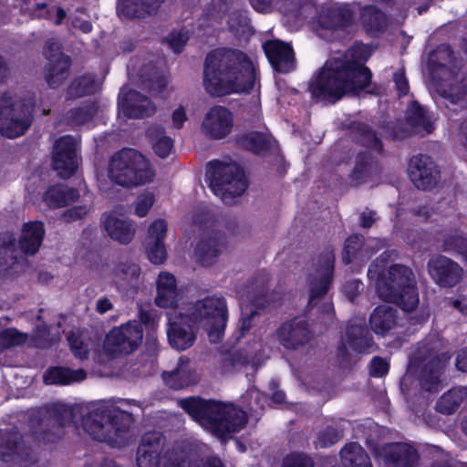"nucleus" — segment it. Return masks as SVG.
I'll return each instance as SVG.
<instances>
[{
	"label": "nucleus",
	"instance_id": "1",
	"mask_svg": "<svg viewBox=\"0 0 467 467\" xmlns=\"http://www.w3.org/2000/svg\"><path fill=\"white\" fill-rule=\"evenodd\" d=\"M368 57L366 48L357 47L350 49L349 58L327 60L315 80L309 82L312 99L334 104L346 94H358L367 88L372 79V72L365 65Z\"/></svg>",
	"mask_w": 467,
	"mask_h": 467
},
{
	"label": "nucleus",
	"instance_id": "2",
	"mask_svg": "<svg viewBox=\"0 0 467 467\" xmlns=\"http://www.w3.org/2000/svg\"><path fill=\"white\" fill-rule=\"evenodd\" d=\"M256 72L251 58L242 50L219 47L210 51L203 65V83L212 96L250 93Z\"/></svg>",
	"mask_w": 467,
	"mask_h": 467
},
{
	"label": "nucleus",
	"instance_id": "3",
	"mask_svg": "<svg viewBox=\"0 0 467 467\" xmlns=\"http://www.w3.org/2000/svg\"><path fill=\"white\" fill-rule=\"evenodd\" d=\"M185 317L190 323L180 321L170 323L167 337L171 348L177 350L190 348L196 340L193 327L205 329L210 337H221L228 321L227 303L223 296H208L188 306Z\"/></svg>",
	"mask_w": 467,
	"mask_h": 467
},
{
	"label": "nucleus",
	"instance_id": "4",
	"mask_svg": "<svg viewBox=\"0 0 467 467\" xmlns=\"http://www.w3.org/2000/svg\"><path fill=\"white\" fill-rule=\"evenodd\" d=\"M179 406L192 420L222 440L240 431L248 421L247 413L243 409L213 399L192 396L181 399Z\"/></svg>",
	"mask_w": 467,
	"mask_h": 467
},
{
	"label": "nucleus",
	"instance_id": "5",
	"mask_svg": "<svg viewBox=\"0 0 467 467\" xmlns=\"http://www.w3.org/2000/svg\"><path fill=\"white\" fill-rule=\"evenodd\" d=\"M377 264H371L368 275L377 274L376 290L379 298L393 303L405 312L413 311L420 303L415 275L405 265L393 264L388 270L375 271Z\"/></svg>",
	"mask_w": 467,
	"mask_h": 467
},
{
	"label": "nucleus",
	"instance_id": "6",
	"mask_svg": "<svg viewBox=\"0 0 467 467\" xmlns=\"http://www.w3.org/2000/svg\"><path fill=\"white\" fill-rule=\"evenodd\" d=\"M133 415L118 407L99 406L83 418L84 430L93 440L111 447L129 443Z\"/></svg>",
	"mask_w": 467,
	"mask_h": 467
},
{
	"label": "nucleus",
	"instance_id": "7",
	"mask_svg": "<svg viewBox=\"0 0 467 467\" xmlns=\"http://www.w3.org/2000/svg\"><path fill=\"white\" fill-rule=\"evenodd\" d=\"M45 233V225L41 221L25 223L18 242L13 233H0V280L10 276L17 263V244L25 254L34 255L39 251Z\"/></svg>",
	"mask_w": 467,
	"mask_h": 467
},
{
	"label": "nucleus",
	"instance_id": "8",
	"mask_svg": "<svg viewBox=\"0 0 467 467\" xmlns=\"http://www.w3.org/2000/svg\"><path fill=\"white\" fill-rule=\"evenodd\" d=\"M155 173L150 161L139 150L123 148L114 153L109 166V178L114 183L133 188L152 181Z\"/></svg>",
	"mask_w": 467,
	"mask_h": 467
},
{
	"label": "nucleus",
	"instance_id": "9",
	"mask_svg": "<svg viewBox=\"0 0 467 467\" xmlns=\"http://www.w3.org/2000/svg\"><path fill=\"white\" fill-rule=\"evenodd\" d=\"M206 178L213 192L220 196L225 203L234 197L241 196L248 187L244 171L236 162H224L219 160L209 161Z\"/></svg>",
	"mask_w": 467,
	"mask_h": 467
},
{
	"label": "nucleus",
	"instance_id": "10",
	"mask_svg": "<svg viewBox=\"0 0 467 467\" xmlns=\"http://www.w3.org/2000/svg\"><path fill=\"white\" fill-rule=\"evenodd\" d=\"M143 339V327L137 321H129L113 327L104 341L105 352L117 357L130 355L139 348Z\"/></svg>",
	"mask_w": 467,
	"mask_h": 467
},
{
	"label": "nucleus",
	"instance_id": "11",
	"mask_svg": "<svg viewBox=\"0 0 467 467\" xmlns=\"http://www.w3.org/2000/svg\"><path fill=\"white\" fill-rule=\"evenodd\" d=\"M34 106L25 101L0 104V134L8 139L24 135L32 125Z\"/></svg>",
	"mask_w": 467,
	"mask_h": 467
},
{
	"label": "nucleus",
	"instance_id": "12",
	"mask_svg": "<svg viewBox=\"0 0 467 467\" xmlns=\"http://www.w3.org/2000/svg\"><path fill=\"white\" fill-rule=\"evenodd\" d=\"M43 54L47 60L44 68L45 80L50 88H57L68 78L72 59L62 52L61 44L55 38L46 41Z\"/></svg>",
	"mask_w": 467,
	"mask_h": 467
},
{
	"label": "nucleus",
	"instance_id": "13",
	"mask_svg": "<svg viewBox=\"0 0 467 467\" xmlns=\"http://www.w3.org/2000/svg\"><path fill=\"white\" fill-rule=\"evenodd\" d=\"M408 174L415 187L422 191L436 187L441 178V171L432 157L421 153L410 159Z\"/></svg>",
	"mask_w": 467,
	"mask_h": 467
},
{
	"label": "nucleus",
	"instance_id": "14",
	"mask_svg": "<svg viewBox=\"0 0 467 467\" xmlns=\"http://www.w3.org/2000/svg\"><path fill=\"white\" fill-rule=\"evenodd\" d=\"M318 277H314L309 284L308 306L313 307L317 299L322 298L329 290L334 277L335 254L331 247H327L318 255Z\"/></svg>",
	"mask_w": 467,
	"mask_h": 467
},
{
	"label": "nucleus",
	"instance_id": "15",
	"mask_svg": "<svg viewBox=\"0 0 467 467\" xmlns=\"http://www.w3.org/2000/svg\"><path fill=\"white\" fill-rule=\"evenodd\" d=\"M66 410L57 404L46 409V414L40 420V428L33 431L34 437L45 444L56 443L65 434Z\"/></svg>",
	"mask_w": 467,
	"mask_h": 467
},
{
	"label": "nucleus",
	"instance_id": "16",
	"mask_svg": "<svg viewBox=\"0 0 467 467\" xmlns=\"http://www.w3.org/2000/svg\"><path fill=\"white\" fill-rule=\"evenodd\" d=\"M451 355L446 351L430 357L422 364L418 375L420 388L431 393H437L442 388L441 377L451 360Z\"/></svg>",
	"mask_w": 467,
	"mask_h": 467
},
{
	"label": "nucleus",
	"instance_id": "17",
	"mask_svg": "<svg viewBox=\"0 0 467 467\" xmlns=\"http://www.w3.org/2000/svg\"><path fill=\"white\" fill-rule=\"evenodd\" d=\"M430 276L440 287L451 288L463 276L462 267L452 259L438 254L431 257L427 264Z\"/></svg>",
	"mask_w": 467,
	"mask_h": 467
},
{
	"label": "nucleus",
	"instance_id": "18",
	"mask_svg": "<svg viewBox=\"0 0 467 467\" xmlns=\"http://www.w3.org/2000/svg\"><path fill=\"white\" fill-rule=\"evenodd\" d=\"M386 467H416L420 454L415 447L407 442H390L376 451Z\"/></svg>",
	"mask_w": 467,
	"mask_h": 467
},
{
	"label": "nucleus",
	"instance_id": "19",
	"mask_svg": "<svg viewBox=\"0 0 467 467\" xmlns=\"http://www.w3.org/2000/svg\"><path fill=\"white\" fill-rule=\"evenodd\" d=\"M53 167L62 178H69L78 169L76 140L65 135L56 140L53 153Z\"/></svg>",
	"mask_w": 467,
	"mask_h": 467
},
{
	"label": "nucleus",
	"instance_id": "20",
	"mask_svg": "<svg viewBox=\"0 0 467 467\" xmlns=\"http://www.w3.org/2000/svg\"><path fill=\"white\" fill-rule=\"evenodd\" d=\"M234 127L233 113L224 106H213L202 123L203 133L211 140L224 139Z\"/></svg>",
	"mask_w": 467,
	"mask_h": 467
},
{
	"label": "nucleus",
	"instance_id": "21",
	"mask_svg": "<svg viewBox=\"0 0 467 467\" xmlns=\"http://www.w3.org/2000/svg\"><path fill=\"white\" fill-rule=\"evenodd\" d=\"M165 437L160 431H148L141 437L137 449L138 467H160Z\"/></svg>",
	"mask_w": 467,
	"mask_h": 467
},
{
	"label": "nucleus",
	"instance_id": "22",
	"mask_svg": "<svg viewBox=\"0 0 467 467\" xmlns=\"http://www.w3.org/2000/svg\"><path fill=\"white\" fill-rule=\"evenodd\" d=\"M263 48L275 72L286 74L295 69V52L290 44L280 39H273L265 41Z\"/></svg>",
	"mask_w": 467,
	"mask_h": 467
},
{
	"label": "nucleus",
	"instance_id": "23",
	"mask_svg": "<svg viewBox=\"0 0 467 467\" xmlns=\"http://www.w3.org/2000/svg\"><path fill=\"white\" fill-rule=\"evenodd\" d=\"M281 345L290 350H296L306 345L312 338L306 320L296 318L284 322L277 330Z\"/></svg>",
	"mask_w": 467,
	"mask_h": 467
},
{
	"label": "nucleus",
	"instance_id": "24",
	"mask_svg": "<svg viewBox=\"0 0 467 467\" xmlns=\"http://www.w3.org/2000/svg\"><path fill=\"white\" fill-rule=\"evenodd\" d=\"M167 234V223L163 219L153 221L146 237V252L148 259L154 265H161L167 258L164 239Z\"/></svg>",
	"mask_w": 467,
	"mask_h": 467
},
{
	"label": "nucleus",
	"instance_id": "25",
	"mask_svg": "<svg viewBox=\"0 0 467 467\" xmlns=\"http://www.w3.org/2000/svg\"><path fill=\"white\" fill-rule=\"evenodd\" d=\"M354 19V11L345 4L323 9L318 16L317 22L323 29L345 31L353 25Z\"/></svg>",
	"mask_w": 467,
	"mask_h": 467
},
{
	"label": "nucleus",
	"instance_id": "26",
	"mask_svg": "<svg viewBox=\"0 0 467 467\" xmlns=\"http://www.w3.org/2000/svg\"><path fill=\"white\" fill-rule=\"evenodd\" d=\"M224 239L220 231H213L207 237H202L194 249L197 262L205 267L213 265L222 253Z\"/></svg>",
	"mask_w": 467,
	"mask_h": 467
},
{
	"label": "nucleus",
	"instance_id": "27",
	"mask_svg": "<svg viewBox=\"0 0 467 467\" xmlns=\"http://www.w3.org/2000/svg\"><path fill=\"white\" fill-rule=\"evenodd\" d=\"M122 113L128 119H142L152 115L156 108L146 95L135 89H130L121 99Z\"/></svg>",
	"mask_w": 467,
	"mask_h": 467
},
{
	"label": "nucleus",
	"instance_id": "28",
	"mask_svg": "<svg viewBox=\"0 0 467 467\" xmlns=\"http://www.w3.org/2000/svg\"><path fill=\"white\" fill-rule=\"evenodd\" d=\"M346 341L357 353H370L374 340L365 320H351L346 327Z\"/></svg>",
	"mask_w": 467,
	"mask_h": 467
},
{
	"label": "nucleus",
	"instance_id": "29",
	"mask_svg": "<svg viewBox=\"0 0 467 467\" xmlns=\"http://www.w3.org/2000/svg\"><path fill=\"white\" fill-rule=\"evenodd\" d=\"M275 142L273 138L255 130L238 134L234 138L237 148L261 157L270 155Z\"/></svg>",
	"mask_w": 467,
	"mask_h": 467
},
{
	"label": "nucleus",
	"instance_id": "30",
	"mask_svg": "<svg viewBox=\"0 0 467 467\" xmlns=\"http://www.w3.org/2000/svg\"><path fill=\"white\" fill-rule=\"evenodd\" d=\"M165 0H121L118 3L119 16L127 19H143L155 15Z\"/></svg>",
	"mask_w": 467,
	"mask_h": 467
},
{
	"label": "nucleus",
	"instance_id": "31",
	"mask_svg": "<svg viewBox=\"0 0 467 467\" xmlns=\"http://www.w3.org/2000/svg\"><path fill=\"white\" fill-rule=\"evenodd\" d=\"M398 319L399 316L396 308L380 305L371 313L369 325L375 334L386 337L393 334L398 327Z\"/></svg>",
	"mask_w": 467,
	"mask_h": 467
},
{
	"label": "nucleus",
	"instance_id": "32",
	"mask_svg": "<svg viewBox=\"0 0 467 467\" xmlns=\"http://www.w3.org/2000/svg\"><path fill=\"white\" fill-rule=\"evenodd\" d=\"M349 133L353 141L369 150L381 155L384 151V145L377 132L368 123L353 121L349 125Z\"/></svg>",
	"mask_w": 467,
	"mask_h": 467
},
{
	"label": "nucleus",
	"instance_id": "33",
	"mask_svg": "<svg viewBox=\"0 0 467 467\" xmlns=\"http://www.w3.org/2000/svg\"><path fill=\"white\" fill-rule=\"evenodd\" d=\"M155 304L161 308H176L179 292L175 276L168 272H161L157 283Z\"/></svg>",
	"mask_w": 467,
	"mask_h": 467
},
{
	"label": "nucleus",
	"instance_id": "34",
	"mask_svg": "<svg viewBox=\"0 0 467 467\" xmlns=\"http://www.w3.org/2000/svg\"><path fill=\"white\" fill-rule=\"evenodd\" d=\"M78 198V189L61 183L49 186L43 196L44 202L51 209L67 207Z\"/></svg>",
	"mask_w": 467,
	"mask_h": 467
},
{
	"label": "nucleus",
	"instance_id": "35",
	"mask_svg": "<svg viewBox=\"0 0 467 467\" xmlns=\"http://www.w3.org/2000/svg\"><path fill=\"white\" fill-rule=\"evenodd\" d=\"M379 161L368 150L359 151L349 178L356 186L365 183L377 171Z\"/></svg>",
	"mask_w": 467,
	"mask_h": 467
},
{
	"label": "nucleus",
	"instance_id": "36",
	"mask_svg": "<svg viewBox=\"0 0 467 467\" xmlns=\"http://www.w3.org/2000/svg\"><path fill=\"white\" fill-rule=\"evenodd\" d=\"M103 226L108 235L121 244H130L135 236L136 229L131 222L111 214L106 216Z\"/></svg>",
	"mask_w": 467,
	"mask_h": 467
},
{
	"label": "nucleus",
	"instance_id": "37",
	"mask_svg": "<svg viewBox=\"0 0 467 467\" xmlns=\"http://www.w3.org/2000/svg\"><path fill=\"white\" fill-rule=\"evenodd\" d=\"M165 384L173 389H182L196 383V374L189 368V360L181 358L177 367L171 371H163Z\"/></svg>",
	"mask_w": 467,
	"mask_h": 467
},
{
	"label": "nucleus",
	"instance_id": "38",
	"mask_svg": "<svg viewBox=\"0 0 467 467\" xmlns=\"http://www.w3.org/2000/svg\"><path fill=\"white\" fill-rule=\"evenodd\" d=\"M361 26L368 35L382 33L388 24L386 14L374 5H368L360 12Z\"/></svg>",
	"mask_w": 467,
	"mask_h": 467
},
{
	"label": "nucleus",
	"instance_id": "39",
	"mask_svg": "<svg viewBox=\"0 0 467 467\" xmlns=\"http://www.w3.org/2000/svg\"><path fill=\"white\" fill-rule=\"evenodd\" d=\"M87 372L83 368L71 369L65 367H51L44 374V381L47 385H68L86 379Z\"/></svg>",
	"mask_w": 467,
	"mask_h": 467
},
{
	"label": "nucleus",
	"instance_id": "40",
	"mask_svg": "<svg viewBox=\"0 0 467 467\" xmlns=\"http://www.w3.org/2000/svg\"><path fill=\"white\" fill-rule=\"evenodd\" d=\"M97 82L93 74H84L74 78L66 90V99L75 100L97 92Z\"/></svg>",
	"mask_w": 467,
	"mask_h": 467
},
{
	"label": "nucleus",
	"instance_id": "41",
	"mask_svg": "<svg viewBox=\"0 0 467 467\" xmlns=\"http://www.w3.org/2000/svg\"><path fill=\"white\" fill-rule=\"evenodd\" d=\"M344 467H373L365 449L358 442L347 443L340 451Z\"/></svg>",
	"mask_w": 467,
	"mask_h": 467
},
{
	"label": "nucleus",
	"instance_id": "42",
	"mask_svg": "<svg viewBox=\"0 0 467 467\" xmlns=\"http://www.w3.org/2000/svg\"><path fill=\"white\" fill-rule=\"evenodd\" d=\"M440 95L451 104L467 108V83L464 81H441L437 85Z\"/></svg>",
	"mask_w": 467,
	"mask_h": 467
},
{
	"label": "nucleus",
	"instance_id": "43",
	"mask_svg": "<svg viewBox=\"0 0 467 467\" xmlns=\"http://www.w3.org/2000/svg\"><path fill=\"white\" fill-rule=\"evenodd\" d=\"M405 118L407 123L413 129L431 133L434 130L432 122L427 116L425 109L416 100L407 108Z\"/></svg>",
	"mask_w": 467,
	"mask_h": 467
},
{
	"label": "nucleus",
	"instance_id": "44",
	"mask_svg": "<svg viewBox=\"0 0 467 467\" xmlns=\"http://www.w3.org/2000/svg\"><path fill=\"white\" fill-rule=\"evenodd\" d=\"M23 438L16 431H6L0 434V460L9 462L15 455L20 454Z\"/></svg>",
	"mask_w": 467,
	"mask_h": 467
},
{
	"label": "nucleus",
	"instance_id": "45",
	"mask_svg": "<svg viewBox=\"0 0 467 467\" xmlns=\"http://www.w3.org/2000/svg\"><path fill=\"white\" fill-rule=\"evenodd\" d=\"M98 110L97 101L85 102L79 107L70 109L67 113V119L71 125L82 126L90 122Z\"/></svg>",
	"mask_w": 467,
	"mask_h": 467
},
{
	"label": "nucleus",
	"instance_id": "46",
	"mask_svg": "<svg viewBox=\"0 0 467 467\" xmlns=\"http://www.w3.org/2000/svg\"><path fill=\"white\" fill-rule=\"evenodd\" d=\"M365 244L364 236L360 234H352L344 242L342 250V263L348 265L358 259Z\"/></svg>",
	"mask_w": 467,
	"mask_h": 467
},
{
	"label": "nucleus",
	"instance_id": "47",
	"mask_svg": "<svg viewBox=\"0 0 467 467\" xmlns=\"http://www.w3.org/2000/svg\"><path fill=\"white\" fill-rule=\"evenodd\" d=\"M441 249L446 253L459 254L467 262V237L458 231L444 235Z\"/></svg>",
	"mask_w": 467,
	"mask_h": 467
},
{
	"label": "nucleus",
	"instance_id": "48",
	"mask_svg": "<svg viewBox=\"0 0 467 467\" xmlns=\"http://www.w3.org/2000/svg\"><path fill=\"white\" fill-rule=\"evenodd\" d=\"M462 397L459 391L450 389L443 393L436 402V410L444 415L454 413L461 406Z\"/></svg>",
	"mask_w": 467,
	"mask_h": 467
},
{
	"label": "nucleus",
	"instance_id": "49",
	"mask_svg": "<svg viewBox=\"0 0 467 467\" xmlns=\"http://www.w3.org/2000/svg\"><path fill=\"white\" fill-rule=\"evenodd\" d=\"M250 23L251 21L248 17L247 11L244 9L233 11L227 21L229 30L234 35L245 34L250 27Z\"/></svg>",
	"mask_w": 467,
	"mask_h": 467
},
{
	"label": "nucleus",
	"instance_id": "50",
	"mask_svg": "<svg viewBox=\"0 0 467 467\" xmlns=\"http://www.w3.org/2000/svg\"><path fill=\"white\" fill-rule=\"evenodd\" d=\"M343 436V428L328 425L318 432L317 446L320 448H329L338 442Z\"/></svg>",
	"mask_w": 467,
	"mask_h": 467
},
{
	"label": "nucleus",
	"instance_id": "51",
	"mask_svg": "<svg viewBox=\"0 0 467 467\" xmlns=\"http://www.w3.org/2000/svg\"><path fill=\"white\" fill-rule=\"evenodd\" d=\"M139 318L140 321L137 322V324H140L141 327L144 326L147 330V343L157 346L158 339L154 335L158 327L156 315L151 311L140 308L139 311Z\"/></svg>",
	"mask_w": 467,
	"mask_h": 467
},
{
	"label": "nucleus",
	"instance_id": "52",
	"mask_svg": "<svg viewBox=\"0 0 467 467\" xmlns=\"http://www.w3.org/2000/svg\"><path fill=\"white\" fill-rule=\"evenodd\" d=\"M234 0H212L204 9V16L211 20L220 21L228 13Z\"/></svg>",
	"mask_w": 467,
	"mask_h": 467
},
{
	"label": "nucleus",
	"instance_id": "53",
	"mask_svg": "<svg viewBox=\"0 0 467 467\" xmlns=\"http://www.w3.org/2000/svg\"><path fill=\"white\" fill-rule=\"evenodd\" d=\"M26 337V334L19 332L15 327L5 328L0 331V344L5 348H10L24 344Z\"/></svg>",
	"mask_w": 467,
	"mask_h": 467
},
{
	"label": "nucleus",
	"instance_id": "54",
	"mask_svg": "<svg viewBox=\"0 0 467 467\" xmlns=\"http://www.w3.org/2000/svg\"><path fill=\"white\" fill-rule=\"evenodd\" d=\"M315 462L311 456L305 452L292 451L286 454L281 467H314Z\"/></svg>",
	"mask_w": 467,
	"mask_h": 467
},
{
	"label": "nucleus",
	"instance_id": "55",
	"mask_svg": "<svg viewBox=\"0 0 467 467\" xmlns=\"http://www.w3.org/2000/svg\"><path fill=\"white\" fill-rule=\"evenodd\" d=\"M115 273L117 277L127 282H131L139 278L140 275V267L137 264L126 262L119 264L116 267Z\"/></svg>",
	"mask_w": 467,
	"mask_h": 467
},
{
	"label": "nucleus",
	"instance_id": "56",
	"mask_svg": "<svg viewBox=\"0 0 467 467\" xmlns=\"http://www.w3.org/2000/svg\"><path fill=\"white\" fill-rule=\"evenodd\" d=\"M70 348L74 356L81 360L88 358L89 356V346L88 343L85 342L78 337L71 335L68 337Z\"/></svg>",
	"mask_w": 467,
	"mask_h": 467
},
{
	"label": "nucleus",
	"instance_id": "57",
	"mask_svg": "<svg viewBox=\"0 0 467 467\" xmlns=\"http://www.w3.org/2000/svg\"><path fill=\"white\" fill-rule=\"evenodd\" d=\"M369 375L373 378L385 377L389 370V364L381 357L375 356L369 362Z\"/></svg>",
	"mask_w": 467,
	"mask_h": 467
},
{
	"label": "nucleus",
	"instance_id": "58",
	"mask_svg": "<svg viewBox=\"0 0 467 467\" xmlns=\"http://www.w3.org/2000/svg\"><path fill=\"white\" fill-rule=\"evenodd\" d=\"M166 40L173 52L180 54L188 41V36L181 31H172L168 35Z\"/></svg>",
	"mask_w": 467,
	"mask_h": 467
},
{
	"label": "nucleus",
	"instance_id": "59",
	"mask_svg": "<svg viewBox=\"0 0 467 467\" xmlns=\"http://www.w3.org/2000/svg\"><path fill=\"white\" fill-rule=\"evenodd\" d=\"M154 203V196L151 193L138 196L135 202V214L139 217H144Z\"/></svg>",
	"mask_w": 467,
	"mask_h": 467
},
{
	"label": "nucleus",
	"instance_id": "60",
	"mask_svg": "<svg viewBox=\"0 0 467 467\" xmlns=\"http://www.w3.org/2000/svg\"><path fill=\"white\" fill-rule=\"evenodd\" d=\"M434 53L438 59L444 60V62L439 61L436 63L437 67L441 68L445 67L446 63H451L455 58L454 51L449 44H441L438 46Z\"/></svg>",
	"mask_w": 467,
	"mask_h": 467
},
{
	"label": "nucleus",
	"instance_id": "61",
	"mask_svg": "<svg viewBox=\"0 0 467 467\" xmlns=\"http://www.w3.org/2000/svg\"><path fill=\"white\" fill-rule=\"evenodd\" d=\"M173 148V140L171 137L162 135L154 144L153 150L161 158H166L170 155Z\"/></svg>",
	"mask_w": 467,
	"mask_h": 467
},
{
	"label": "nucleus",
	"instance_id": "62",
	"mask_svg": "<svg viewBox=\"0 0 467 467\" xmlns=\"http://www.w3.org/2000/svg\"><path fill=\"white\" fill-rule=\"evenodd\" d=\"M89 212V209L87 205H77L67 209L63 217L66 222H73L78 219H82L85 217Z\"/></svg>",
	"mask_w": 467,
	"mask_h": 467
},
{
	"label": "nucleus",
	"instance_id": "63",
	"mask_svg": "<svg viewBox=\"0 0 467 467\" xmlns=\"http://www.w3.org/2000/svg\"><path fill=\"white\" fill-rule=\"evenodd\" d=\"M394 82L400 97L408 94L410 90L409 82L403 72L394 74Z\"/></svg>",
	"mask_w": 467,
	"mask_h": 467
},
{
	"label": "nucleus",
	"instance_id": "64",
	"mask_svg": "<svg viewBox=\"0 0 467 467\" xmlns=\"http://www.w3.org/2000/svg\"><path fill=\"white\" fill-rule=\"evenodd\" d=\"M256 315H257V311L254 310V311H251V313L248 314L247 316L242 317L241 321H240L241 325L239 327V336L237 337L238 339H240L241 337H244L248 333V331L251 329L252 320H253L254 317Z\"/></svg>",
	"mask_w": 467,
	"mask_h": 467
}]
</instances>
